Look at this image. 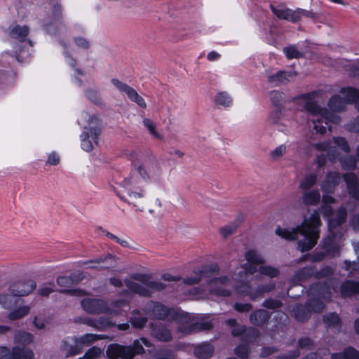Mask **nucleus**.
Segmentation results:
<instances>
[{"instance_id": "2eb2a0df", "label": "nucleus", "mask_w": 359, "mask_h": 359, "mask_svg": "<svg viewBox=\"0 0 359 359\" xmlns=\"http://www.w3.org/2000/svg\"><path fill=\"white\" fill-rule=\"evenodd\" d=\"M123 201L133 205L137 211L143 212L148 208L147 199L142 191L138 192L132 190Z\"/></svg>"}, {"instance_id": "69168bd1", "label": "nucleus", "mask_w": 359, "mask_h": 359, "mask_svg": "<svg viewBox=\"0 0 359 359\" xmlns=\"http://www.w3.org/2000/svg\"><path fill=\"white\" fill-rule=\"evenodd\" d=\"M101 354V349L98 347L93 346L90 348L84 355L85 359H95Z\"/></svg>"}, {"instance_id": "7c9ffc66", "label": "nucleus", "mask_w": 359, "mask_h": 359, "mask_svg": "<svg viewBox=\"0 0 359 359\" xmlns=\"http://www.w3.org/2000/svg\"><path fill=\"white\" fill-rule=\"evenodd\" d=\"M340 93L344 95L347 104L355 102L359 99V90L352 87L342 88Z\"/></svg>"}, {"instance_id": "864d4df0", "label": "nucleus", "mask_w": 359, "mask_h": 359, "mask_svg": "<svg viewBox=\"0 0 359 359\" xmlns=\"http://www.w3.org/2000/svg\"><path fill=\"white\" fill-rule=\"evenodd\" d=\"M333 269L328 266L322 268L320 270H317L316 268L315 278L319 279L323 278H327L333 274Z\"/></svg>"}, {"instance_id": "aec40b11", "label": "nucleus", "mask_w": 359, "mask_h": 359, "mask_svg": "<svg viewBox=\"0 0 359 359\" xmlns=\"http://www.w3.org/2000/svg\"><path fill=\"white\" fill-rule=\"evenodd\" d=\"M292 314L297 321L304 323L309 319L311 311L308 304L306 305L299 304L293 307Z\"/></svg>"}, {"instance_id": "c03bdc74", "label": "nucleus", "mask_w": 359, "mask_h": 359, "mask_svg": "<svg viewBox=\"0 0 359 359\" xmlns=\"http://www.w3.org/2000/svg\"><path fill=\"white\" fill-rule=\"evenodd\" d=\"M213 325L211 322L207 320L197 321L191 326L189 332L206 331L212 329Z\"/></svg>"}, {"instance_id": "20e7f679", "label": "nucleus", "mask_w": 359, "mask_h": 359, "mask_svg": "<svg viewBox=\"0 0 359 359\" xmlns=\"http://www.w3.org/2000/svg\"><path fill=\"white\" fill-rule=\"evenodd\" d=\"M144 276L138 274L133 276V278L143 282L142 285L129 280H126L125 283L130 291L144 297H150L154 292L161 291L166 287L159 281H144Z\"/></svg>"}, {"instance_id": "5701e85b", "label": "nucleus", "mask_w": 359, "mask_h": 359, "mask_svg": "<svg viewBox=\"0 0 359 359\" xmlns=\"http://www.w3.org/2000/svg\"><path fill=\"white\" fill-rule=\"evenodd\" d=\"M270 314L264 309L255 311L250 314V321L256 326L261 327L264 325L269 319Z\"/></svg>"}, {"instance_id": "6e6552de", "label": "nucleus", "mask_w": 359, "mask_h": 359, "mask_svg": "<svg viewBox=\"0 0 359 359\" xmlns=\"http://www.w3.org/2000/svg\"><path fill=\"white\" fill-rule=\"evenodd\" d=\"M219 267L217 264H211L202 266L200 269L194 271V276L183 279L186 285H194L200 281L205 280L207 283V278H210L214 273H218Z\"/></svg>"}, {"instance_id": "e2e57ef3", "label": "nucleus", "mask_w": 359, "mask_h": 359, "mask_svg": "<svg viewBox=\"0 0 359 359\" xmlns=\"http://www.w3.org/2000/svg\"><path fill=\"white\" fill-rule=\"evenodd\" d=\"M249 297L252 301H258L264 297L259 285H257L256 288L251 287Z\"/></svg>"}, {"instance_id": "de8ad7c7", "label": "nucleus", "mask_w": 359, "mask_h": 359, "mask_svg": "<svg viewBox=\"0 0 359 359\" xmlns=\"http://www.w3.org/2000/svg\"><path fill=\"white\" fill-rule=\"evenodd\" d=\"M245 259L249 263L262 264L264 260L256 251L249 250L245 253Z\"/></svg>"}, {"instance_id": "ea45409f", "label": "nucleus", "mask_w": 359, "mask_h": 359, "mask_svg": "<svg viewBox=\"0 0 359 359\" xmlns=\"http://www.w3.org/2000/svg\"><path fill=\"white\" fill-rule=\"evenodd\" d=\"M342 168L346 170H353L356 167V159L353 156H345L340 159Z\"/></svg>"}, {"instance_id": "4be33fe9", "label": "nucleus", "mask_w": 359, "mask_h": 359, "mask_svg": "<svg viewBox=\"0 0 359 359\" xmlns=\"http://www.w3.org/2000/svg\"><path fill=\"white\" fill-rule=\"evenodd\" d=\"M295 74L296 73L290 72L278 71L276 74L269 76L267 77V82L278 86L280 84L286 83L289 81V78Z\"/></svg>"}, {"instance_id": "1a4fd4ad", "label": "nucleus", "mask_w": 359, "mask_h": 359, "mask_svg": "<svg viewBox=\"0 0 359 359\" xmlns=\"http://www.w3.org/2000/svg\"><path fill=\"white\" fill-rule=\"evenodd\" d=\"M316 181H302L300 188L303 190L302 201L306 205H316L319 203L320 194L317 189L313 187Z\"/></svg>"}, {"instance_id": "4c0bfd02", "label": "nucleus", "mask_w": 359, "mask_h": 359, "mask_svg": "<svg viewBox=\"0 0 359 359\" xmlns=\"http://www.w3.org/2000/svg\"><path fill=\"white\" fill-rule=\"evenodd\" d=\"M240 224V222L235 220L231 224L226 225L219 229V233L224 238H226L236 231L237 228Z\"/></svg>"}, {"instance_id": "3c124183", "label": "nucleus", "mask_w": 359, "mask_h": 359, "mask_svg": "<svg viewBox=\"0 0 359 359\" xmlns=\"http://www.w3.org/2000/svg\"><path fill=\"white\" fill-rule=\"evenodd\" d=\"M143 124L151 135L160 140L162 138V136L156 131V124L151 119L144 118L143 120Z\"/></svg>"}, {"instance_id": "2f4dec72", "label": "nucleus", "mask_w": 359, "mask_h": 359, "mask_svg": "<svg viewBox=\"0 0 359 359\" xmlns=\"http://www.w3.org/2000/svg\"><path fill=\"white\" fill-rule=\"evenodd\" d=\"M130 322L134 327L141 329L144 327L147 322V318L139 311H133Z\"/></svg>"}, {"instance_id": "c756f323", "label": "nucleus", "mask_w": 359, "mask_h": 359, "mask_svg": "<svg viewBox=\"0 0 359 359\" xmlns=\"http://www.w3.org/2000/svg\"><path fill=\"white\" fill-rule=\"evenodd\" d=\"M16 79V74L12 71L0 70V88H4L13 85Z\"/></svg>"}, {"instance_id": "8fccbe9b", "label": "nucleus", "mask_w": 359, "mask_h": 359, "mask_svg": "<svg viewBox=\"0 0 359 359\" xmlns=\"http://www.w3.org/2000/svg\"><path fill=\"white\" fill-rule=\"evenodd\" d=\"M283 305V304L280 300L273 298H268L262 303V306L264 308L271 310L280 309Z\"/></svg>"}, {"instance_id": "b1692460", "label": "nucleus", "mask_w": 359, "mask_h": 359, "mask_svg": "<svg viewBox=\"0 0 359 359\" xmlns=\"http://www.w3.org/2000/svg\"><path fill=\"white\" fill-rule=\"evenodd\" d=\"M0 304L6 309H13L22 305V300H19L18 297L8 292L0 294Z\"/></svg>"}, {"instance_id": "774afa93", "label": "nucleus", "mask_w": 359, "mask_h": 359, "mask_svg": "<svg viewBox=\"0 0 359 359\" xmlns=\"http://www.w3.org/2000/svg\"><path fill=\"white\" fill-rule=\"evenodd\" d=\"M347 217V212L345 208L340 207L337 209L335 216L333 217L342 224L346 222Z\"/></svg>"}, {"instance_id": "f8f14e48", "label": "nucleus", "mask_w": 359, "mask_h": 359, "mask_svg": "<svg viewBox=\"0 0 359 359\" xmlns=\"http://www.w3.org/2000/svg\"><path fill=\"white\" fill-rule=\"evenodd\" d=\"M270 8L272 13L280 20H285L292 23H297L299 21L296 10L288 8L284 4H279L276 6L270 4Z\"/></svg>"}, {"instance_id": "680f3d73", "label": "nucleus", "mask_w": 359, "mask_h": 359, "mask_svg": "<svg viewBox=\"0 0 359 359\" xmlns=\"http://www.w3.org/2000/svg\"><path fill=\"white\" fill-rule=\"evenodd\" d=\"M300 355L299 350L298 348L290 351L287 353H283L277 355L276 359H297Z\"/></svg>"}, {"instance_id": "052dcab7", "label": "nucleus", "mask_w": 359, "mask_h": 359, "mask_svg": "<svg viewBox=\"0 0 359 359\" xmlns=\"http://www.w3.org/2000/svg\"><path fill=\"white\" fill-rule=\"evenodd\" d=\"M282 109L283 108H276L275 110L271 111L269 116V121L271 124L278 123V121L280 118L282 114Z\"/></svg>"}, {"instance_id": "a18cd8bd", "label": "nucleus", "mask_w": 359, "mask_h": 359, "mask_svg": "<svg viewBox=\"0 0 359 359\" xmlns=\"http://www.w3.org/2000/svg\"><path fill=\"white\" fill-rule=\"evenodd\" d=\"M270 100L276 108H283V93L279 90H272L270 93Z\"/></svg>"}, {"instance_id": "6ab92c4d", "label": "nucleus", "mask_w": 359, "mask_h": 359, "mask_svg": "<svg viewBox=\"0 0 359 359\" xmlns=\"http://www.w3.org/2000/svg\"><path fill=\"white\" fill-rule=\"evenodd\" d=\"M340 293L343 297H351L359 293V281L345 280L340 286Z\"/></svg>"}, {"instance_id": "bb28decb", "label": "nucleus", "mask_w": 359, "mask_h": 359, "mask_svg": "<svg viewBox=\"0 0 359 359\" xmlns=\"http://www.w3.org/2000/svg\"><path fill=\"white\" fill-rule=\"evenodd\" d=\"M87 324L98 330H104L116 326L115 323H113L111 318L105 317H99L95 320H89Z\"/></svg>"}, {"instance_id": "393cba45", "label": "nucleus", "mask_w": 359, "mask_h": 359, "mask_svg": "<svg viewBox=\"0 0 359 359\" xmlns=\"http://www.w3.org/2000/svg\"><path fill=\"white\" fill-rule=\"evenodd\" d=\"M0 359H22V348L14 346L11 352L7 347L0 346Z\"/></svg>"}, {"instance_id": "9d476101", "label": "nucleus", "mask_w": 359, "mask_h": 359, "mask_svg": "<svg viewBox=\"0 0 359 359\" xmlns=\"http://www.w3.org/2000/svg\"><path fill=\"white\" fill-rule=\"evenodd\" d=\"M111 83L120 91L125 93L127 95L128 97L132 102H135L138 106H140L142 109L147 108V105L144 98L141 97L134 88L129 86L126 83H123L117 79H112Z\"/></svg>"}, {"instance_id": "5fc2aeb1", "label": "nucleus", "mask_w": 359, "mask_h": 359, "mask_svg": "<svg viewBox=\"0 0 359 359\" xmlns=\"http://www.w3.org/2000/svg\"><path fill=\"white\" fill-rule=\"evenodd\" d=\"M334 144L344 152H349L350 147L347 140L342 137H333Z\"/></svg>"}, {"instance_id": "58836bf2", "label": "nucleus", "mask_w": 359, "mask_h": 359, "mask_svg": "<svg viewBox=\"0 0 359 359\" xmlns=\"http://www.w3.org/2000/svg\"><path fill=\"white\" fill-rule=\"evenodd\" d=\"M259 271L261 274L270 278H276L280 275V270L277 268L267 265H260Z\"/></svg>"}, {"instance_id": "09e8293b", "label": "nucleus", "mask_w": 359, "mask_h": 359, "mask_svg": "<svg viewBox=\"0 0 359 359\" xmlns=\"http://www.w3.org/2000/svg\"><path fill=\"white\" fill-rule=\"evenodd\" d=\"M323 321L330 327H337L340 323V318L335 313H330L323 316Z\"/></svg>"}, {"instance_id": "4468645a", "label": "nucleus", "mask_w": 359, "mask_h": 359, "mask_svg": "<svg viewBox=\"0 0 359 359\" xmlns=\"http://www.w3.org/2000/svg\"><path fill=\"white\" fill-rule=\"evenodd\" d=\"M114 256L108 253L104 256H100V257L91 259L83 262V264H91L86 267V269H97L102 271L110 268L114 263Z\"/></svg>"}, {"instance_id": "338daca9", "label": "nucleus", "mask_w": 359, "mask_h": 359, "mask_svg": "<svg viewBox=\"0 0 359 359\" xmlns=\"http://www.w3.org/2000/svg\"><path fill=\"white\" fill-rule=\"evenodd\" d=\"M233 309L240 313H246L252 309V306L250 303L236 302L233 305Z\"/></svg>"}, {"instance_id": "49530a36", "label": "nucleus", "mask_w": 359, "mask_h": 359, "mask_svg": "<svg viewBox=\"0 0 359 359\" xmlns=\"http://www.w3.org/2000/svg\"><path fill=\"white\" fill-rule=\"evenodd\" d=\"M346 187L350 196L359 201V183L358 181H346Z\"/></svg>"}, {"instance_id": "e433bc0d", "label": "nucleus", "mask_w": 359, "mask_h": 359, "mask_svg": "<svg viewBox=\"0 0 359 359\" xmlns=\"http://www.w3.org/2000/svg\"><path fill=\"white\" fill-rule=\"evenodd\" d=\"M215 102L219 105L228 107L232 104L233 100L226 92L223 91L217 94Z\"/></svg>"}, {"instance_id": "f704fd0d", "label": "nucleus", "mask_w": 359, "mask_h": 359, "mask_svg": "<svg viewBox=\"0 0 359 359\" xmlns=\"http://www.w3.org/2000/svg\"><path fill=\"white\" fill-rule=\"evenodd\" d=\"M259 336V332L255 327H246L242 340L246 343H253Z\"/></svg>"}, {"instance_id": "f257e3e1", "label": "nucleus", "mask_w": 359, "mask_h": 359, "mask_svg": "<svg viewBox=\"0 0 359 359\" xmlns=\"http://www.w3.org/2000/svg\"><path fill=\"white\" fill-rule=\"evenodd\" d=\"M321 225L320 215L317 210L305 219L301 226H297L292 230L278 226L276 233L287 240H297L298 249L304 252L311 250L317 243L319 238V227Z\"/></svg>"}, {"instance_id": "603ef678", "label": "nucleus", "mask_w": 359, "mask_h": 359, "mask_svg": "<svg viewBox=\"0 0 359 359\" xmlns=\"http://www.w3.org/2000/svg\"><path fill=\"white\" fill-rule=\"evenodd\" d=\"M251 286L243 282L238 283L236 286V292L242 296H249L250 292Z\"/></svg>"}, {"instance_id": "7ed1b4c3", "label": "nucleus", "mask_w": 359, "mask_h": 359, "mask_svg": "<svg viewBox=\"0 0 359 359\" xmlns=\"http://www.w3.org/2000/svg\"><path fill=\"white\" fill-rule=\"evenodd\" d=\"M304 109L313 116H316V118L312 119V122L314 124L313 130L317 133L325 134L327 128L331 130V127L328 126L329 121L336 122L335 119H338V117H334L327 109L320 107L314 101L306 102Z\"/></svg>"}, {"instance_id": "9b49d317", "label": "nucleus", "mask_w": 359, "mask_h": 359, "mask_svg": "<svg viewBox=\"0 0 359 359\" xmlns=\"http://www.w3.org/2000/svg\"><path fill=\"white\" fill-rule=\"evenodd\" d=\"M81 306L86 312L91 314L109 313L110 311L106 302L98 299H84L81 302Z\"/></svg>"}, {"instance_id": "13d9d810", "label": "nucleus", "mask_w": 359, "mask_h": 359, "mask_svg": "<svg viewBox=\"0 0 359 359\" xmlns=\"http://www.w3.org/2000/svg\"><path fill=\"white\" fill-rule=\"evenodd\" d=\"M99 339L96 334H86L79 339V342L83 346V344L90 345Z\"/></svg>"}, {"instance_id": "a211bd4d", "label": "nucleus", "mask_w": 359, "mask_h": 359, "mask_svg": "<svg viewBox=\"0 0 359 359\" xmlns=\"http://www.w3.org/2000/svg\"><path fill=\"white\" fill-rule=\"evenodd\" d=\"M116 195L122 200L128 196V194L132 191V181H115L114 184L111 185Z\"/></svg>"}, {"instance_id": "c85d7f7f", "label": "nucleus", "mask_w": 359, "mask_h": 359, "mask_svg": "<svg viewBox=\"0 0 359 359\" xmlns=\"http://www.w3.org/2000/svg\"><path fill=\"white\" fill-rule=\"evenodd\" d=\"M346 104L345 99L339 95H334L329 100L327 104L332 111L339 112L344 109Z\"/></svg>"}, {"instance_id": "72a5a7b5", "label": "nucleus", "mask_w": 359, "mask_h": 359, "mask_svg": "<svg viewBox=\"0 0 359 359\" xmlns=\"http://www.w3.org/2000/svg\"><path fill=\"white\" fill-rule=\"evenodd\" d=\"M332 359H359V351L353 347H348L342 354H334Z\"/></svg>"}, {"instance_id": "412c9836", "label": "nucleus", "mask_w": 359, "mask_h": 359, "mask_svg": "<svg viewBox=\"0 0 359 359\" xmlns=\"http://www.w3.org/2000/svg\"><path fill=\"white\" fill-rule=\"evenodd\" d=\"M151 334L156 339L163 341H169L172 339L170 330L162 324H152Z\"/></svg>"}, {"instance_id": "0eeeda50", "label": "nucleus", "mask_w": 359, "mask_h": 359, "mask_svg": "<svg viewBox=\"0 0 359 359\" xmlns=\"http://www.w3.org/2000/svg\"><path fill=\"white\" fill-rule=\"evenodd\" d=\"M326 287L321 283H313L311 285L309 290V300L307 304L311 309V311L321 312L324 308V304L320 300V298H325L321 292L325 290Z\"/></svg>"}, {"instance_id": "4d7b16f0", "label": "nucleus", "mask_w": 359, "mask_h": 359, "mask_svg": "<svg viewBox=\"0 0 359 359\" xmlns=\"http://www.w3.org/2000/svg\"><path fill=\"white\" fill-rule=\"evenodd\" d=\"M296 12L297 15H299V20L302 18V16H304L306 18H311L313 20H316L319 18V14L317 13H313L311 11H307L302 8L296 9Z\"/></svg>"}, {"instance_id": "ddd939ff", "label": "nucleus", "mask_w": 359, "mask_h": 359, "mask_svg": "<svg viewBox=\"0 0 359 359\" xmlns=\"http://www.w3.org/2000/svg\"><path fill=\"white\" fill-rule=\"evenodd\" d=\"M83 346L79 344L76 337H66L61 341V350L65 353L66 358L72 357L81 353Z\"/></svg>"}, {"instance_id": "39448f33", "label": "nucleus", "mask_w": 359, "mask_h": 359, "mask_svg": "<svg viewBox=\"0 0 359 359\" xmlns=\"http://www.w3.org/2000/svg\"><path fill=\"white\" fill-rule=\"evenodd\" d=\"M98 118L93 116L88 120V128L85 127L86 130L81 135V147L86 151H90L93 149V143L89 140L90 135L93 142L97 144L98 138L101 133V128L98 125Z\"/></svg>"}, {"instance_id": "f03ea898", "label": "nucleus", "mask_w": 359, "mask_h": 359, "mask_svg": "<svg viewBox=\"0 0 359 359\" xmlns=\"http://www.w3.org/2000/svg\"><path fill=\"white\" fill-rule=\"evenodd\" d=\"M143 344L147 347L151 346L145 338L135 340L130 346L111 344L106 349V355L108 359H133L136 355L144 353Z\"/></svg>"}, {"instance_id": "cd10ccee", "label": "nucleus", "mask_w": 359, "mask_h": 359, "mask_svg": "<svg viewBox=\"0 0 359 359\" xmlns=\"http://www.w3.org/2000/svg\"><path fill=\"white\" fill-rule=\"evenodd\" d=\"M316 266H306L297 271L294 277L293 280L297 282L304 281L311 277L315 278Z\"/></svg>"}, {"instance_id": "dca6fc26", "label": "nucleus", "mask_w": 359, "mask_h": 359, "mask_svg": "<svg viewBox=\"0 0 359 359\" xmlns=\"http://www.w3.org/2000/svg\"><path fill=\"white\" fill-rule=\"evenodd\" d=\"M147 310L151 311L154 317L156 319L164 320L170 313V310L163 304L151 301L147 305Z\"/></svg>"}, {"instance_id": "6e6d98bb", "label": "nucleus", "mask_w": 359, "mask_h": 359, "mask_svg": "<svg viewBox=\"0 0 359 359\" xmlns=\"http://www.w3.org/2000/svg\"><path fill=\"white\" fill-rule=\"evenodd\" d=\"M313 345V341L311 339L307 337H301L297 341V348H307L311 349Z\"/></svg>"}, {"instance_id": "a878e982", "label": "nucleus", "mask_w": 359, "mask_h": 359, "mask_svg": "<svg viewBox=\"0 0 359 359\" xmlns=\"http://www.w3.org/2000/svg\"><path fill=\"white\" fill-rule=\"evenodd\" d=\"M214 346L209 343H204L194 348V355L200 359L210 358L214 353Z\"/></svg>"}, {"instance_id": "79ce46f5", "label": "nucleus", "mask_w": 359, "mask_h": 359, "mask_svg": "<svg viewBox=\"0 0 359 359\" xmlns=\"http://www.w3.org/2000/svg\"><path fill=\"white\" fill-rule=\"evenodd\" d=\"M341 225L342 224L334 218L332 217L330 219L328 222L329 234L342 236V233L341 232Z\"/></svg>"}, {"instance_id": "a19ab883", "label": "nucleus", "mask_w": 359, "mask_h": 359, "mask_svg": "<svg viewBox=\"0 0 359 359\" xmlns=\"http://www.w3.org/2000/svg\"><path fill=\"white\" fill-rule=\"evenodd\" d=\"M8 292L18 297L19 300H22V282L18 280L12 283L9 286Z\"/></svg>"}, {"instance_id": "bf43d9fd", "label": "nucleus", "mask_w": 359, "mask_h": 359, "mask_svg": "<svg viewBox=\"0 0 359 359\" xmlns=\"http://www.w3.org/2000/svg\"><path fill=\"white\" fill-rule=\"evenodd\" d=\"M9 35L11 38L18 39L19 42H22V28L20 25H16L10 32Z\"/></svg>"}, {"instance_id": "0e129e2a", "label": "nucleus", "mask_w": 359, "mask_h": 359, "mask_svg": "<svg viewBox=\"0 0 359 359\" xmlns=\"http://www.w3.org/2000/svg\"><path fill=\"white\" fill-rule=\"evenodd\" d=\"M308 257H310L311 261L313 262H320L325 257V253L323 252H318L312 255H306L302 257V259L304 261L307 259Z\"/></svg>"}, {"instance_id": "f3484780", "label": "nucleus", "mask_w": 359, "mask_h": 359, "mask_svg": "<svg viewBox=\"0 0 359 359\" xmlns=\"http://www.w3.org/2000/svg\"><path fill=\"white\" fill-rule=\"evenodd\" d=\"M341 237V236H339L329 234L324 240L323 248L328 255H330L332 257L339 256L340 248L336 240L337 238Z\"/></svg>"}, {"instance_id": "423d86ee", "label": "nucleus", "mask_w": 359, "mask_h": 359, "mask_svg": "<svg viewBox=\"0 0 359 359\" xmlns=\"http://www.w3.org/2000/svg\"><path fill=\"white\" fill-rule=\"evenodd\" d=\"M83 276L81 274L72 273L69 276H59L57 278V283L60 287H66L59 290V292L64 294L72 296H81L83 292L79 289H70V287L77 285L81 280Z\"/></svg>"}, {"instance_id": "473e14b6", "label": "nucleus", "mask_w": 359, "mask_h": 359, "mask_svg": "<svg viewBox=\"0 0 359 359\" xmlns=\"http://www.w3.org/2000/svg\"><path fill=\"white\" fill-rule=\"evenodd\" d=\"M86 97L95 105L100 107H104V103L100 95L99 91L93 88H87L85 90Z\"/></svg>"}, {"instance_id": "37998d69", "label": "nucleus", "mask_w": 359, "mask_h": 359, "mask_svg": "<svg viewBox=\"0 0 359 359\" xmlns=\"http://www.w3.org/2000/svg\"><path fill=\"white\" fill-rule=\"evenodd\" d=\"M234 353L241 359H248L250 354V348L248 344H241L234 348Z\"/></svg>"}, {"instance_id": "c9c22d12", "label": "nucleus", "mask_w": 359, "mask_h": 359, "mask_svg": "<svg viewBox=\"0 0 359 359\" xmlns=\"http://www.w3.org/2000/svg\"><path fill=\"white\" fill-rule=\"evenodd\" d=\"M283 53L288 60L299 59L304 57V53L299 51L295 46L290 45L283 48Z\"/></svg>"}]
</instances>
